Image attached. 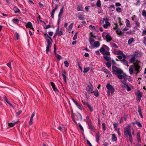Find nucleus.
<instances>
[{"label": "nucleus", "mask_w": 146, "mask_h": 146, "mask_svg": "<svg viewBox=\"0 0 146 146\" xmlns=\"http://www.w3.org/2000/svg\"><path fill=\"white\" fill-rule=\"evenodd\" d=\"M112 72L113 74L117 75L118 78L122 79L123 78L124 80H125L126 77L127 76H123L125 74L123 72L122 70L119 68L115 66H113L112 67Z\"/></svg>", "instance_id": "obj_1"}, {"label": "nucleus", "mask_w": 146, "mask_h": 146, "mask_svg": "<svg viewBox=\"0 0 146 146\" xmlns=\"http://www.w3.org/2000/svg\"><path fill=\"white\" fill-rule=\"evenodd\" d=\"M44 35L47 36L45 37V39L47 42V45L46 48V52L47 54H48V52L50 51V48L52 46V42L50 41L49 39L52 41V39L50 36L48 35L47 33H45Z\"/></svg>", "instance_id": "obj_2"}, {"label": "nucleus", "mask_w": 146, "mask_h": 146, "mask_svg": "<svg viewBox=\"0 0 146 146\" xmlns=\"http://www.w3.org/2000/svg\"><path fill=\"white\" fill-rule=\"evenodd\" d=\"M124 133L126 136H129V140L130 142L132 143L133 141L132 136L131 133L130 127L128 125L126 127L124 128Z\"/></svg>", "instance_id": "obj_3"}, {"label": "nucleus", "mask_w": 146, "mask_h": 146, "mask_svg": "<svg viewBox=\"0 0 146 146\" xmlns=\"http://www.w3.org/2000/svg\"><path fill=\"white\" fill-rule=\"evenodd\" d=\"M100 22L103 27L105 29H107L110 27L111 24L109 21V19L107 18H102L100 20Z\"/></svg>", "instance_id": "obj_4"}, {"label": "nucleus", "mask_w": 146, "mask_h": 146, "mask_svg": "<svg viewBox=\"0 0 146 146\" xmlns=\"http://www.w3.org/2000/svg\"><path fill=\"white\" fill-rule=\"evenodd\" d=\"M106 87L108 89L107 91L110 92V93L113 95L115 91V89L114 87L110 85L109 83H108L106 86Z\"/></svg>", "instance_id": "obj_5"}, {"label": "nucleus", "mask_w": 146, "mask_h": 146, "mask_svg": "<svg viewBox=\"0 0 146 146\" xmlns=\"http://www.w3.org/2000/svg\"><path fill=\"white\" fill-rule=\"evenodd\" d=\"M86 91L89 94H92L93 93V86L92 83L89 82V84L86 87Z\"/></svg>", "instance_id": "obj_6"}, {"label": "nucleus", "mask_w": 146, "mask_h": 146, "mask_svg": "<svg viewBox=\"0 0 146 146\" xmlns=\"http://www.w3.org/2000/svg\"><path fill=\"white\" fill-rule=\"evenodd\" d=\"M127 80V78L125 79V80H124L125 81H121L122 83L124 85H125L124 86L121 85V87L122 88H123L124 87H125L126 88V90L128 92L130 91L131 90V88L129 86L127 83L126 82V80Z\"/></svg>", "instance_id": "obj_7"}, {"label": "nucleus", "mask_w": 146, "mask_h": 146, "mask_svg": "<svg viewBox=\"0 0 146 146\" xmlns=\"http://www.w3.org/2000/svg\"><path fill=\"white\" fill-rule=\"evenodd\" d=\"M110 48H109L105 44H103L102 46L100 49V51L102 53H103L106 50L109 51Z\"/></svg>", "instance_id": "obj_8"}, {"label": "nucleus", "mask_w": 146, "mask_h": 146, "mask_svg": "<svg viewBox=\"0 0 146 146\" xmlns=\"http://www.w3.org/2000/svg\"><path fill=\"white\" fill-rule=\"evenodd\" d=\"M131 56H134L136 58L141 57L142 56L141 52L139 51H136Z\"/></svg>", "instance_id": "obj_9"}, {"label": "nucleus", "mask_w": 146, "mask_h": 146, "mask_svg": "<svg viewBox=\"0 0 146 146\" xmlns=\"http://www.w3.org/2000/svg\"><path fill=\"white\" fill-rule=\"evenodd\" d=\"M132 20L134 21L135 23V27L137 29L138 27H139L140 26V24L138 22V19H136V16L134 15L132 18Z\"/></svg>", "instance_id": "obj_10"}, {"label": "nucleus", "mask_w": 146, "mask_h": 146, "mask_svg": "<svg viewBox=\"0 0 146 146\" xmlns=\"http://www.w3.org/2000/svg\"><path fill=\"white\" fill-rule=\"evenodd\" d=\"M140 66L138 64L136 65L135 66L134 70L135 71H136V74H137L140 71Z\"/></svg>", "instance_id": "obj_11"}, {"label": "nucleus", "mask_w": 146, "mask_h": 146, "mask_svg": "<svg viewBox=\"0 0 146 146\" xmlns=\"http://www.w3.org/2000/svg\"><path fill=\"white\" fill-rule=\"evenodd\" d=\"M104 39L106 40L107 42H109L111 40L112 38L109 34H108L106 35Z\"/></svg>", "instance_id": "obj_12"}, {"label": "nucleus", "mask_w": 146, "mask_h": 146, "mask_svg": "<svg viewBox=\"0 0 146 146\" xmlns=\"http://www.w3.org/2000/svg\"><path fill=\"white\" fill-rule=\"evenodd\" d=\"M77 17L79 19L81 20H84V18L83 17V14L79 13L77 14Z\"/></svg>", "instance_id": "obj_13"}, {"label": "nucleus", "mask_w": 146, "mask_h": 146, "mask_svg": "<svg viewBox=\"0 0 146 146\" xmlns=\"http://www.w3.org/2000/svg\"><path fill=\"white\" fill-rule=\"evenodd\" d=\"M26 27H28L30 28V29L33 30H34V28L33 27V25H32V23L31 22H28L26 25Z\"/></svg>", "instance_id": "obj_14"}, {"label": "nucleus", "mask_w": 146, "mask_h": 146, "mask_svg": "<svg viewBox=\"0 0 146 146\" xmlns=\"http://www.w3.org/2000/svg\"><path fill=\"white\" fill-rule=\"evenodd\" d=\"M100 45V43L98 41H96L94 42L93 45L92 46L94 47L98 48Z\"/></svg>", "instance_id": "obj_15"}, {"label": "nucleus", "mask_w": 146, "mask_h": 146, "mask_svg": "<svg viewBox=\"0 0 146 146\" xmlns=\"http://www.w3.org/2000/svg\"><path fill=\"white\" fill-rule=\"evenodd\" d=\"M89 41L90 43V44L92 46L93 45V42L95 41L94 39L92 37V36L90 37L89 38Z\"/></svg>", "instance_id": "obj_16"}, {"label": "nucleus", "mask_w": 146, "mask_h": 146, "mask_svg": "<svg viewBox=\"0 0 146 146\" xmlns=\"http://www.w3.org/2000/svg\"><path fill=\"white\" fill-rule=\"evenodd\" d=\"M89 129H90L91 131H94L95 128L93 125L91 123L88 124Z\"/></svg>", "instance_id": "obj_17"}, {"label": "nucleus", "mask_w": 146, "mask_h": 146, "mask_svg": "<svg viewBox=\"0 0 146 146\" xmlns=\"http://www.w3.org/2000/svg\"><path fill=\"white\" fill-rule=\"evenodd\" d=\"M122 52L120 50H117L116 49H114L113 51V53L115 54L120 55L122 53Z\"/></svg>", "instance_id": "obj_18"}, {"label": "nucleus", "mask_w": 146, "mask_h": 146, "mask_svg": "<svg viewBox=\"0 0 146 146\" xmlns=\"http://www.w3.org/2000/svg\"><path fill=\"white\" fill-rule=\"evenodd\" d=\"M116 32L118 35L120 36H122L123 33L119 29H117Z\"/></svg>", "instance_id": "obj_19"}, {"label": "nucleus", "mask_w": 146, "mask_h": 146, "mask_svg": "<svg viewBox=\"0 0 146 146\" xmlns=\"http://www.w3.org/2000/svg\"><path fill=\"white\" fill-rule=\"evenodd\" d=\"M120 62L124 65L126 66H128V61L125 60V59H123L122 60H121Z\"/></svg>", "instance_id": "obj_20"}, {"label": "nucleus", "mask_w": 146, "mask_h": 146, "mask_svg": "<svg viewBox=\"0 0 146 146\" xmlns=\"http://www.w3.org/2000/svg\"><path fill=\"white\" fill-rule=\"evenodd\" d=\"M100 133L98 132L96 135V141L98 143L100 137Z\"/></svg>", "instance_id": "obj_21"}, {"label": "nucleus", "mask_w": 146, "mask_h": 146, "mask_svg": "<svg viewBox=\"0 0 146 146\" xmlns=\"http://www.w3.org/2000/svg\"><path fill=\"white\" fill-rule=\"evenodd\" d=\"M103 58L107 61H110L111 60L110 55L104 56Z\"/></svg>", "instance_id": "obj_22"}, {"label": "nucleus", "mask_w": 146, "mask_h": 146, "mask_svg": "<svg viewBox=\"0 0 146 146\" xmlns=\"http://www.w3.org/2000/svg\"><path fill=\"white\" fill-rule=\"evenodd\" d=\"M111 139L113 142L116 141L117 140V138L114 134H113L112 135Z\"/></svg>", "instance_id": "obj_23"}, {"label": "nucleus", "mask_w": 146, "mask_h": 146, "mask_svg": "<svg viewBox=\"0 0 146 146\" xmlns=\"http://www.w3.org/2000/svg\"><path fill=\"white\" fill-rule=\"evenodd\" d=\"M94 95L96 97H98L99 95V93L98 90L97 89H95L94 91L93 92Z\"/></svg>", "instance_id": "obj_24"}, {"label": "nucleus", "mask_w": 146, "mask_h": 146, "mask_svg": "<svg viewBox=\"0 0 146 146\" xmlns=\"http://www.w3.org/2000/svg\"><path fill=\"white\" fill-rule=\"evenodd\" d=\"M138 111L139 113V115L141 117V118H143V116L142 115L141 112V108L139 106H138Z\"/></svg>", "instance_id": "obj_25"}, {"label": "nucleus", "mask_w": 146, "mask_h": 146, "mask_svg": "<svg viewBox=\"0 0 146 146\" xmlns=\"http://www.w3.org/2000/svg\"><path fill=\"white\" fill-rule=\"evenodd\" d=\"M102 71H104L105 73L107 74L111 75V72L109 71L106 68H104L102 69Z\"/></svg>", "instance_id": "obj_26"}, {"label": "nucleus", "mask_w": 146, "mask_h": 146, "mask_svg": "<svg viewBox=\"0 0 146 146\" xmlns=\"http://www.w3.org/2000/svg\"><path fill=\"white\" fill-rule=\"evenodd\" d=\"M90 68L89 67H88L86 68H84V69L83 72L84 73H87L90 70Z\"/></svg>", "instance_id": "obj_27"}, {"label": "nucleus", "mask_w": 146, "mask_h": 146, "mask_svg": "<svg viewBox=\"0 0 146 146\" xmlns=\"http://www.w3.org/2000/svg\"><path fill=\"white\" fill-rule=\"evenodd\" d=\"M136 58L134 56H133L129 60L130 62L133 63L135 62V61Z\"/></svg>", "instance_id": "obj_28"}, {"label": "nucleus", "mask_w": 146, "mask_h": 146, "mask_svg": "<svg viewBox=\"0 0 146 146\" xmlns=\"http://www.w3.org/2000/svg\"><path fill=\"white\" fill-rule=\"evenodd\" d=\"M89 29L92 31H95L96 30V28L94 26H93L92 25H90L89 26Z\"/></svg>", "instance_id": "obj_29"}, {"label": "nucleus", "mask_w": 146, "mask_h": 146, "mask_svg": "<svg viewBox=\"0 0 146 146\" xmlns=\"http://www.w3.org/2000/svg\"><path fill=\"white\" fill-rule=\"evenodd\" d=\"M13 23L15 24H17L19 22V20L17 19H14L12 20Z\"/></svg>", "instance_id": "obj_30"}, {"label": "nucleus", "mask_w": 146, "mask_h": 146, "mask_svg": "<svg viewBox=\"0 0 146 146\" xmlns=\"http://www.w3.org/2000/svg\"><path fill=\"white\" fill-rule=\"evenodd\" d=\"M74 23H71L69 26L68 28H67L68 30L69 31H70L72 29L73 25Z\"/></svg>", "instance_id": "obj_31"}, {"label": "nucleus", "mask_w": 146, "mask_h": 146, "mask_svg": "<svg viewBox=\"0 0 146 146\" xmlns=\"http://www.w3.org/2000/svg\"><path fill=\"white\" fill-rule=\"evenodd\" d=\"M102 54H103L104 56H110V54L109 51H106V50H105L104 51V52L103 53H102Z\"/></svg>", "instance_id": "obj_32"}, {"label": "nucleus", "mask_w": 146, "mask_h": 146, "mask_svg": "<svg viewBox=\"0 0 146 146\" xmlns=\"http://www.w3.org/2000/svg\"><path fill=\"white\" fill-rule=\"evenodd\" d=\"M86 118L87 120L86 122L88 124L91 123V120L90 119L88 115L87 116Z\"/></svg>", "instance_id": "obj_33"}, {"label": "nucleus", "mask_w": 146, "mask_h": 146, "mask_svg": "<svg viewBox=\"0 0 146 146\" xmlns=\"http://www.w3.org/2000/svg\"><path fill=\"white\" fill-rule=\"evenodd\" d=\"M135 94L137 95V97H141V94L140 93L139 90H138L137 93H135Z\"/></svg>", "instance_id": "obj_34"}, {"label": "nucleus", "mask_w": 146, "mask_h": 146, "mask_svg": "<svg viewBox=\"0 0 146 146\" xmlns=\"http://www.w3.org/2000/svg\"><path fill=\"white\" fill-rule=\"evenodd\" d=\"M75 104L76 105V106H77V108L81 110H82V108L81 105H80V104H79L78 103H77Z\"/></svg>", "instance_id": "obj_35"}, {"label": "nucleus", "mask_w": 146, "mask_h": 146, "mask_svg": "<svg viewBox=\"0 0 146 146\" xmlns=\"http://www.w3.org/2000/svg\"><path fill=\"white\" fill-rule=\"evenodd\" d=\"M77 117L78 119L80 120H82V116L80 113H78V115Z\"/></svg>", "instance_id": "obj_36"}, {"label": "nucleus", "mask_w": 146, "mask_h": 146, "mask_svg": "<svg viewBox=\"0 0 146 146\" xmlns=\"http://www.w3.org/2000/svg\"><path fill=\"white\" fill-rule=\"evenodd\" d=\"M63 10H60V12L58 14V17L59 18V20L60 19H61L62 16L61 15L63 13Z\"/></svg>", "instance_id": "obj_37"}, {"label": "nucleus", "mask_w": 146, "mask_h": 146, "mask_svg": "<svg viewBox=\"0 0 146 146\" xmlns=\"http://www.w3.org/2000/svg\"><path fill=\"white\" fill-rule=\"evenodd\" d=\"M134 41V39L133 38H131L129 39L128 41V43L129 44H131Z\"/></svg>", "instance_id": "obj_38"}, {"label": "nucleus", "mask_w": 146, "mask_h": 146, "mask_svg": "<svg viewBox=\"0 0 146 146\" xmlns=\"http://www.w3.org/2000/svg\"><path fill=\"white\" fill-rule=\"evenodd\" d=\"M96 5L98 7H100L101 5V1L100 0H98L97 1Z\"/></svg>", "instance_id": "obj_39"}, {"label": "nucleus", "mask_w": 146, "mask_h": 146, "mask_svg": "<svg viewBox=\"0 0 146 146\" xmlns=\"http://www.w3.org/2000/svg\"><path fill=\"white\" fill-rule=\"evenodd\" d=\"M126 25L127 27H130V22L128 19H126Z\"/></svg>", "instance_id": "obj_40"}, {"label": "nucleus", "mask_w": 146, "mask_h": 146, "mask_svg": "<svg viewBox=\"0 0 146 146\" xmlns=\"http://www.w3.org/2000/svg\"><path fill=\"white\" fill-rule=\"evenodd\" d=\"M56 10H52L51 14V16L52 18H54V14Z\"/></svg>", "instance_id": "obj_41"}, {"label": "nucleus", "mask_w": 146, "mask_h": 146, "mask_svg": "<svg viewBox=\"0 0 146 146\" xmlns=\"http://www.w3.org/2000/svg\"><path fill=\"white\" fill-rule=\"evenodd\" d=\"M81 101L84 105H86L88 106V105H89L88 102H84L83 100H82Z\"/></svg>", "instance_id": "obj_42"}, {"label": "nucleus", "mask_w": 146, "mask_h": 146, "mask_svg": "<svg viewBox=\"0 0 146 146\" xmlns=\"http://www.w3.org/2000/svg\"><path fill=\"white\" fill-rule=\"evenodd\" d=\"M63 73L62 74V77L63 79L66 78V72L65 71H63Z\"/></svg>", "instance_id": "obj_43"}, {"label": "nucleus", "mask_w": 146, "mask_h": 146, "mask_svg": "<svg viewBox=\"0 0 146 146\" xmlns=\"http://www.w3.org/2000/svg\"><path fill=\"white\" fill-rule=\"evenodd\" d=\"M135 123L138 127H142V125L140 122L137 121L135 122Z\"/></svg>", "instance_id": "obj_44"}, {"label": "nucleus", "mask_w": 146, "mask_h": 146, "mask_svg": "<svg viewBox=\"0 0 146 146\" xmlns=\"http://www.w3.org/2000/svg\"><path fill=\"white\" fill-rule=\"evenodd\" d=\"M55 56L59 60L62 58L61 57V56L60 55L58 54L57 55H56Z\"/></svg>", "instance_id": "obj_45"}, {"label": "nucleus", "mask_w": 146, "mask_h": 146, "mask_svg": "<svg viewBox=\"0 0 146 146\" xmlns=\"http://www.w3.org/2000/svg\"><path fill=\"white\" fill-rule=\"evenodd\" d=\"M17 122H15L14 123H9L8 125L11 127H13L16 124Z\"/></svg>", "instance_id": "obj_46"}, {"label": "nucleus", "mask_w": 146, "mask_h": 146, "mask_svg": "<svg viewBox=\"0 0 146 146\" xmlns=\"http://www.w3.org/2000/svg\"><path fill=\"white\" fill-rule=\"evenodd\" d=\"M15 33L16 35V39L17 40H18L19 39V33L17 32H16Z\"/></svg>", "instance_id": "obj_47"}, {"label": "nucleus", "mask_w": 146, "mask_h": 146, "mask_svg": "<svg viewBox=\"0 0 146 146\" xmlns=\"http://www.w3.org/2000/svg\"><path fill=\"white\" fill-rule=\"evenodd\" d=\"M106 66L108 68L111 67V63L109 62H106Z\"/></svg>", "instance_id": "obj_48"}, {"label": "nucleus", "mask_w": 146, "mask_h": 146, "mask_svg": "<svg viewBox=\"0 0 146 146\" xmlns=\"http://www.w3.org/2000/svg\"><path fill=\"white\" fill-rule=\"evenodd\" d=\"M107 33H106L104 32L102 34V36L103 38L104 39L106 36V35Z\"/></svg>", "instance_id": "obj_49"}, {"label": "nucleus", "mask_w": 146, "mask_h": 146, "mask_svg": "<svg viewBox=\"0 0 146 146\" xmlns=\"http://www.w3.org/2000/svg\"><path fill=\"white\" fill-rule=\"evenodd\" d=\"M64 63L65 64V66L66 67H68V66L69 64L68 61H64Z\"/></svg>", "instance_id": "obj_50"}, {"label": "nucleus", "mask_w": 146, "mask_h": 146, "mask_svg": "<svg viewBox=\"0 0 146 146\" xmlns=\"http://www.w3.org/2000/svg\"><path fill=\"white\" fill-rule=\"evenodd\" d=\"M102 128L104 130H106V124L105 123H103L102 124Z\"/></svg>", "instance_id": "obj_51"}, {"label": "nucleus", "mask_w": 146, "mask_h": 146, "mask_svg": "<svg viewBox=\"0 0 146 146\" xmlns=\"http://www.w3.org/2000/svg\"><path fill=\"white\" fill-rule=\"evenodd\" d=\"M120 55H121L122 56V58H123V59H125L126 58V55L123 53L122 52V53L120 54Z\"/></svg>", "instance_id": "obj_52"}, {"label": "nucleus", "mask_w": 146, "mask_h": 146, "mask_svg": "<svg viewBox=\"0 0 146 146\" xmlns=\"http://www.w3.org/2000/svg\"><path fill=\"white\" fill-rule=\"evenodd\" d=\"M87 106L88 107V108L89 109L91 112H92L93 111V109L92 108L91 106L90 105H88V106Z\"/></svg>", "instance_id": "obj_53"}, {"label": "nucleus", "mask_w": 146, "mask_h": 146, "mask_svg": "<svg viewBox=\"0 0 146 146\" xmlns=\"http://www.w3.org/2000/svg\"><path fill=\"white\" fill-rule=\"evenodd\" d=\"M33 119H30V120L29 122V125H31L33 124Z\"/></svg>", "instance_id": "obj_54"}, {"label": "nucleus", "mask_w": 146, "mask_h": 146, "mask_svg": "<svg viewBox=\"0 0 146 146\" xmlns=\"http://www.w3.org/2000/svg\"><path fill=\"white\" fill-rule=\"evenodd\" d=\"M77 33H76L74 35V36L73 39L74 40H75L76 39L77 36Z\"/></svg>", "instance_id": "obj_55"}, {"label": "nucleus", "mask_w": 146, "mask_h": 146, "mask_svg": "<svg viewBox=\"0 0 146 146\" xmlns=\"http://www.w3.org/2000/svg\"><path fill=\"white\" fill-rule=\"evenodd\" d=\"M63 34L62 31H60L58 32L57 33V35L58 36H61Z\"/></svg>", "instance_id": "obj_56"}, {"label": "nucleus", "mask_w": 146, "mask_h": 146, "mask_svg": "<svg viewBox=\"0 0 146 146\" xmlns=\"http://www.w3.org/2000/svg\"><path fill=\"white\" fill-rule=\"evenodd\" d=\"M129 71L130 74H132L133 73V69H132V68H129Z\"/></svg>", "instance_id": "obj_57"}, {"label": "nucleus", "mask_w": 146, "mask_h": 146, "mask_svg": "<svg viewBox=\"0 0 146 146\" xmlns=\"http://www.w3.org/2000/svg\"><path fill=\"white\" fill-rule=\"evenodd\" d=\"M142 15L143 16L146 18V11H143L142 13Z\"/></svg>", "instance_id": "obj_58"}, {"label": "nucleus", "mask_w": 146, "mask_h": 146, "mask_svg": "<svg viewBox=\"0 0 146 146\" xmlns=\"http://www.w3.org/2000/svg\"><path fill=\"white\" fill-rule=\"evenodd\" d=\"M11 62H9L7 64V65L8 67H9L10 68H11Z\"/></svg>", "instance_id": "obj_59"}, {"label": "nucleus", "mask_w": 146, "mask_h": 146, "mask_svg": "<svg viewBox=\"0 0 146 146\" xmlns=\"http://www.w3.org/2000/svg\"><path fill=\"white\" fill-rule=\"evenodd\" d=\"M22 112L21 110L19 111L18 112H17L16 113V115L17 116L19 115Z\"/></svg>", "instance_id": "obj_60"}, {"label": "nucleus", "mask_w": 146, "mask_h": 146, "mask_svg": "<svg viewBox=\"0 0 146 146\" xmlns=\"http://www.w3.org/2000/svg\"><path fill=\"white\" fill-rule=\"evenodd\" d=\"M51 25H46L45 26V27L44 28L45 29H47L51 27Z\"/></svg>", "instance_id": "obj_61"}, {"label": "nucleus", "mask_w": 146, "mask_h": 146, "mask_svg": "<svg viewBox=\"0 0 146 146\" xmlns=\"http://www.w3.org/2000/svg\"><path fill=\"white\" fill-rule=\"evenodd\" d=\"M86 142L87 144L89 146H93L91 144L90 142L88 140H87Z\"/></svg>", "instance_id": "obj_62"}, {"label": "nucleus", "mask_w": 146, "mask_h": 146, "mask_svg": "<svg viewBox=\"0 0 146 146\" xmlns=\"http://www.w3.org/2000/svg\"><path fill=\"white\" fill-rule=\"evenodd\" d=\"M38 5H39L40 8H43V7H44V5H43L40 2L39 3Z\"/></svg>", "instance_id": "obj_63"}, {"label": "nucleus", "mask_w": 146, "mask_h": 146, "mask_svg": "<svg viewBox=\"0 0 146 146\" xmlns=\"http://www.w3.org/2000/svg\"><path fill=\"white\" fill-rule=\"evenodd\" d=\"M146 35V30H144L143 31L142 33V35Z\"/></svg>", "instance_id": "obj_64"}]
</instances>
